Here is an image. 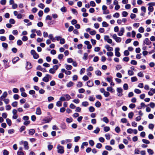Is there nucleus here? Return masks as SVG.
<instances>
[{"instance_id":"21","label":"nucleus","mask_w":155,"mask_h":155,"mask_svg":"<svg viewBox=\"0 0 155 155\" xmlns=\"http://www.w3.org/2000/svg\"><path fill=\"white\" fill-rule=\"evenodd\" d=\"M87 85L89 87H91L93 85V83L92 82L89 81L87 82Z\"/></svg>"},{"instance_id":"35","label":"nucleus","mask_w":155,"mask_h":155,"mask_svg":"<svg viewBox=\"0 0 155 155\" xmlns=\"http://www.w3.org/2000/svg\"><path fill=\"white\" fill-rule=\"evenodd\" d=\"M2 46L5 48V49H7L8 47L7 44L5 43H2Z\"/></svg>"},{"instance_id":"54","label":"nucleus","mask_w":155,"mask_h":155,"mask_svg":"<svg viewBox=\"0 0 155 155\" xmlns=\"http://www.w3.org/2000/svg\"><path fill=\"white\" fill-rule=\"evenodd\" d=\"M89 143L91 146H93L94 144V141L92 140H90L89 141Z\"/></svg>"},{"instance_id":"24","label":"nucleus","mask_w":155,"mask_h":155,"mask_svg":"<svg viewBox=\"0 0 155 155\" xmlns=\"http://www.w3.org/2000/svg\"><path fill=\"white\" fill-rule=\"evenodd\" d=\"M105 148L107 150L110 151L112 150V148L109 145H107L105 147Z\"/></svg>"},{"instance_id":"60","label":"nucleus","mask_w":155,"mask_h":155,"mask_svg":"<svg viewBox=\"0 0 155 155\" xmlns=\"http://www.w3.org/2000/svg\"><path fill=\"white\" fill-rule=\"evenodd\" d=\"M130 63L132 64L136 65L137 64V62L135 60H132L131 61Z\"/></svg>"},{"instance_id":"16","label":"nucleus","mask_w":155,"mask_h":155,"mask_svg":"<svg viewBox=\"0 0 155 155\" xmlns=\"http://www.w3.org/2000/svg\"><path fill=\"white\" fill-rule=\"evenodd\" d=\"M6 120L7 123L9 126H10L12 125V121L9 118H6Z\"/></svg>"},{"instance_id":"31","label":"nucleus","mask_w":155,"mask_h":155,"mask_svg":"<svg viewBox=\"0 0 155 155\" xmlns=\"http://www.w3.org/2000/svg\"><path fill=\"white\" fill-rule=\"evenodd\" d=\"M102 147V145L100 143H98L97 144L96 147L98 149H100Z\"/></svg>"},{"instance_id":"42","label":"nucleus","mask_w":155,"mask_h":155,"mask_svg":"<svg viewBox=\"0 0 155 155\" xmlns=\"http://www.w3.org/2000/svg\"><path fill=\"white\" fill-rule=\"evenodd\" d=\"M101 105V103L98 101H97L95 104V106L97 107H100Z\"/></svg>"},{"instance_id":"33","label":"nucleus","mask_w":155,"mask_h":155,"mask_svg":"<svg viewBox=\"0 0 155 155\" xmlns=\"http://www.w3.org/2000/svg\"><path fill=\"white\" fill-rule=\"evenodd\" d=\"M64 96L66 97L65 98L66 99V100H67V101L69 100L71 98V97L69 94H65V95H64Z\"/></svg>"},{"instance_id":"29","label":"nucleus","mask_w":155,"mask_h":155,"mask_svg":"<svg viewBox=\"0 0 155 155\" xmlns=\"http://www.w3.org/2000/svg\"><path fill=\"white\" fill-rule=\"evenodd\" d=\"M112 79H113V78L112 77H111V76H110L109 77H107L106 78V80L108 82H109V83L110 82L112 81H113Z\"/></svg>"},{"instance_id":"12","label":"nucleus","mask_w":155,"mask_h":155,"mask_svg":"<svg viewBox=\"0 0 155 155\" xmlns=\"http://www.w3.org/2000/svg\"><path fill=\"white\" fill-rule=\"evenodd\" d=\"M143 43L147 45H149L151 44V42L150 41L149 39L147 38H146L143 41Z\"/></svg>"},{"instance_id":"28","label":"nucleus","mask_w":155,"mask_h":155,"mask_svg":"<svg viewBox=\"0 0 155 155\" xmlns=\"http://www.w3.org/2000/svg\"><path fill=\"white\" fill-rule=\"evenodd\" d=\"M49 72L51 74H54L55 73L56 71L54 69L52 68L49 69Z\"/></svg>"},{"instance_id":"47","label":"nucleus","mask_w":155,"mask_h":155,"mask_svg":"<svg viewBox=\"0 0 155 155\" xmlns=\"http://www.w3.org/2000/svg\"><path fill=\"white\" fill-rule=\"evenodd\" d=\"M134 92L137 94H140L141 93V91L138 89H136L134 90Z\"/></svg>"},{"instance_id":"64","label":"nucleus","mask_w":155,"mask_h":155,"mask_svg":"<svg viewBox=\"0 0 155 155\" xmlns=\"http://www.w3.org/2000/svg\"><path fill=\"white\" fill-rule=\"evenodd\" d=\"M9 154L8 152L6 150H3V154L4 155H8Z\"/></svg>"},{"instance_id":"62","label":"nucleus","mask_w":155,"mask_h":155,"mask_svg":"<svg viewBox=\"0 0 155 155\" xmlns=\"http://www.w3.org/2000/svg\"><path fill=\"white\" fill-rule=\"evenodd\" d=\"M95 99V98L93 96H90L89 97V100L91 101H94Z\"/></svg>"},{"instance_id":"59","label":"nucleus","mask_w":155,"mask_h":155,"mask_svg":"<svg viewBox=\"0 0 155 155\" xmlns=\"http://www.w3.org/2000/svg\"><path fill=\"white\" fill-rule=\"evenodd\" d=\"M9 40L10 41L13 40L15 39V37L12 35H10L9 36Z\"/></svg>"},{"instance_id":"55","label":"nucleus","mask_w":155,"mask_h":155,"mask_svg":"<svg viewBox=\"0 0 155 155\" xmlns=\"http://www.w3.org/2000/svg\"><path fill=\"white\" fill-rule=\"evenodd\" d=\"M128 13L126 11H124L122 13V15L124 17H126L128 15Z\"/></svg>"},{"instance_id":"46","label":"nucleus","mask_w":155,"mask_h":155,"mask_svg":"<svg viewBox=\"0 0 155 155\" xmlns=\"http://www.w3.org/2000/svg\"><path fill=\"white\" fill-rule=\"evenodd\" d=\"M134 113L132 112H131L130 113H129L128 114V117L129 118L131 119L134 116Z\"/></svg>"},{"instance_id":"23","label":"nucleus","mask_w":155,"mask_h":155,"mask_svg":"<svg viewBox=\"0 0 155 155\" xmlns=\"http://www.w3.org/2000/svg\"><path fill=\"white\" fill-rule=\"evenodd\" d=\"M147 151L149 154L153 155L154 153L153 151L150 149H147Z\"/></svg>"},{"instance_id":"27","label":"nucleus","mask_w":155,"mask_h":155,"mask_svg":"<svg viewBox=\"0 0 155 155\" xmlns=\"http://www.w3.org/2000/svg\"><path fill=\"white\" fill-rule=\"evenodd\" d=\"M82 105L83 106L86 107L89 105V103L87 101H84L82 103Z\"/></svg>"},{"instance_id":"56","label":"nucleus","mask_w":155,"mask_h":155,"mask_svg":"<svg viewBox=\"0 0 155 155\" xmlns=\"http://www.w3.org/2000/svg\"><path fill=\"white\" fill-rule=\"evenodd\" d=\"M154 127V125L152 124H150L149 125L148 127L150 129H153V128Z\"/></svg>"},{"instance_id":"3","label":"nucleus","mask_w":155,"mask_h":155,"mask_svg":"<svg viewBox=\"0 0 155 155\" xmlns=\"http://www.w3.org/2000/svg\"><path fill=\"white\" fill-rule=\"evenodd\" d=\"M51 78L52 77L51 75L49 74H46L45 76L43 78V81L47 82L49 81V80H51Z\"/></svg>"},{"instance_id":"32","label":"nucleus","mask_w":155,"mask_h":155,"mask_svg":"<svg viewBox=\"0 0 155 155\" xmlns=\"http://www.w3.org/2000/svg\"><path fill=\"white\" fill-rule=\"evenodd\" d=\"M142 141L144 143L147 144H149L150 143V141L148 140L145 139H142Z\"/></svg>"},{"instance_id":"22","label":"nucleus","mask_w":155,"mask_h":155,"mask_svg":"<svg viewBox=\"0 0 155 155\" xmlns=\"http://www.w3.org/2000/svg\"><path fill=\"white\" fill-rule=\"evenodd\" d=\"M19 59L18 57H16L13 58L12 60V62L13 64H15L17 61H18Z\"/></svg>"},{"instance_id":"49","label":"nucleus","mask_w":155,"mask_h":155,"mask_svg":"<svg viewBox=\"0 0 155 155\" xmlns=\"http://www.w3.org/2000/svg\"><path fill=\"white\" fill-rule=\"evenodd\" d=\"M56 105L57 106L61 107L62 105V102L60 100L57 102Z\"/></svg>"},{"instance_id":"51","label":"nucleus","mask_w":155,"mask_h":155,"mask_svg":"<svg viewBox=\"0 0 155 155\" xmlns=\"http://www.w3.org/2000/svg\"><path fill=\"white\" fill-rule=\"evenodd\" d=\"M60 43L62 45L64 44L65 42V40L64 38H61L60 40Z\"/></svg>"},{"instance_id":"50","label":"nucleus","mask_w":155,"mask_h":155,"mask_svg":"<svg viewBox=\"0 0 155 155\" xmlns=\"http://www.w3.org/2000/svg\"><path fill=\"white\" fill-rule=\"evenodd\" d=\"M113 16L114 17H115V18H118L120 16L119 14L118 13H117V12L115 13V14H114L113 15Z\"/></svg>"},{"instance_id":"41","label":"nucleus","mask_w":155,"mask_h":155,"mask_svg":"<svg viewBox=\"0 0 155 155\" xmlns=\"http://www.w3.org/2000/svg\"><path fill=\"white\" fill-rule=\"evenodd\" d=\"M148 94L150 95V96H152L153 94V91L152 89V88H150V90L148 92Z\"/></svg>"},{"instance_id":"11","label":"nucleus","mask_w":155,"mask_h":155,"mask_svg":"<svg viewBox=\"0 0 155 155\" xmlns=\"http://www.w3.org/2000/svg\"><path fill=\"white\" fill-rule=\"evenodd\" d=\"M8 94L6 91H5L3 93L2 96L0 97V100H2L6 97L7 96Z\"/></svg>"},{"instance_id":"38","label":"nucleus","mask_w":155,"mask_h":155,"mask_svg":"<svg viewBox=\"0 0 155 155\" xmlns=\"http://www.w3.org/2000/svg\"><path fill=\"white\" fill-rule=\"evenodd\" d=\"M88 56V54L86 53H85L84 54L83 59L85 60H87V59Z\"/></svg>"},{"instance_id":"34","label":"nucleus","mask_w":155,"mask_h":155,"mask_svg":"<svg viewBox=\"0 0 155 155\" xmlns=\"http://www.w3.org/2000/svg\"><path fill=\"white\" fill-rule=\"evenodd\" d=\"M138 31L140 33H143L144 32V28L143 27H141L139 28Z\"/></svg>"},{"instance_id":"6","label":"nucleus","mask_w":155,"mask_h":155,"mask_svg":"<svg viewBox=\"0 0 155 155\" xmlns=\"http://www.w3.org/2000/svg\"><path fill=\"white\" fill-rule=\"evenodd\" d=\"M104 40L109 44H111L112 42V40L109 38L108 35H105L104 38Z\"/></svg>"},{"instance_id":"63","label":"nucleus","mask_w":155,"mask_h":155,"mask_svg":"<svg viewBox=\"0 0 155 155\" xmlns=\"http://www.w3.org/2000/svg\"><path fill=\"white\" fill-rule=\"evenodd\" d=\"M18 155H25L24 153L22 151H18L17 152Z\"/></svg>"},{"instance_id":"43","label":"nucleus","mask_w":155,"mask_h":155,"mask_svg":"<svg viewBox=\"0 0 155 155\" xmlns=\"http://www.w3.org/2000/svg\"><path fill=\"white\" fill-rule=\"evenodd\" d=\"M93 70V68L92 67L90 66L86 70L87 72H90L92 71Z\"/></svg>"},{"instance_id":"44","label":"nucleus","mask_w":155,"mask_h":155,"mask_svg":"<svg viewBox=\"0 0 155 155\" xmlns=\"http://www.w3.org/2000/svg\"><path fill=\"white\" fill-rule=\"evenodd\" d=\"M131 79L132 82L136 81H137V78L136 77H132Z\"/></svg>"},{"instance_id":"5","label":"nucleus","mask_w":155,"mask_h":155,"mask_svg":"<svg viewBox=\"0 0 155 155\" xmlns=\"http://www.w3.org/2000/svg\"><path fill=\"white\" fill-rule=\"evenodd\" d=\"M31 53L33 55V58L35 59H37L39 57V55L34 50H32L31 51Z\"/></svg>"},{"instance_id":"10","label":"nucleus","mask_w":155,"mask_h":155,"mask_svg":"<svg viewBox=\"0 0 155 155\" xmlns=\"http://www.w3.org/2000/svg\"><path fill=\"white\" fill-rule=\"evenodd\" d=\"M105 48L107 49V51H112L113 50V48L110 47L108 45H106L105 46Z\"/></svg>"},{"instance_id":"15","label":"nucleus","mask_w":155,"mask_h":155,"mask_svg":"<svg viewBox=\"0 0 155 155\" xmlns=\"http://www.w3.org/2000/svg\"><path fill=\"white\" fill-rule=\"evenodd\" d=\"M107 91H110L111 93H113L114 92V90L113 88L110 87H107Z\"/></svg>"},{"instance_id":"61","label":"nucleus","mask_w":155,"mask_h":155,"mask_svg":"<svg viewBox=\"0 0 155 155\" xmlns=\"http://www.w3.org/2000/svg\"><path fill=\"white\" fill-rule=\"evenodd\" d=\"M90 3V5L92 7H94L96 5L95 3L93 1H91Z\"/></svg>"},{"instance_id":"45","label":"nucleus","mask_w":155,"mask_h":155,"mask_svg":"<svg viewBox=\"0 0 155 155\" xmlns=\"http://www.w3.org/2000/svg\"><path fill=\"white\" fill-rule=\"evenodd\" d=\"M148 10L150 12H152L153 11V8L151 6H149L148 7Z\"/></svg>"},{"instance_id":"57","label":"nucleus","mask_w":155,"mask_h":155,"mask_svg":"<svg viewBox=\"0 0 155 155\" xmlns=\"http://www.w3.org/2000/svg\"><path fill=\"white\" fill-rule=\"evenodd\" d=\"M123 88L124 90H127L128 88L127 84H124L123 85Z\"/></svg>"},{"instance_id":"13","label":"nucleus","mask_w":155,"mask_h":155,"mask_svg":"<svg viewBox=\"0 0 155 155\" xmlns=\"http://www.w3.org/2000/svg\"><path fill=\"white\" fill-rule=\"evenodd\" d=\"M24 147L25 150H28L29 149V146H28V143L27 141H25L23 143Z\"/></svg>"},{"instance_id":"7","label":"nucleus","mask_w":155,"mask_h":155,"mask_svg":"<svg viewBox=\"0 0 155 155\" xmlns=\"http://www.w3.org/2000/svg\"><path fill=\"white\" fill-rule=\"evenodd\" d=\"M120 50V48L117 47L115 49V55L117 57H120V54L119 52Z\"/></svg>"},{"instance_id":"25","label":"nucleus","mask_w":155,"mask_h":155,"mask_svg":"<svg viewBox=\"0 0 155 155\" xmlns=\"http://www.w3.org/2000/svg\"><path fill=\"white\" fill-rule=\"evenodd\" d=\"M134 74L133 71L131 70H128V74L130 76L133 75Z\"/></svg>"},{"instance_id":"14","label":"nucleus","mask_w":155,"mask_h":155,"mask_svg":"<svg viewBox=\"0 0 155 155\" xmlns=\"http://www.w3.org/2000/svg\"><path fill=\"white\" fill-rule=\"evenodd\" d=\"M36 114L38 115H40L41 114V111L40 107H38L37 108Z\"/></svg>"},{"instance_id":"18","label":"nucleus","mask_w":155,"mask_h":155,"mask_svg":"<svg viewBox=\"0 0 155 155\" xmlns=\"http://www.w3.org/2000/svg\"><path fill=\"white\" fill-rule=\"evenodd\" d=\"M74 84V83L72 81H70L66 85L68 87H70L73 86Z\"/></svg>"},{"instance_id":"2","label":"nucleus","mask_w":155,"mask_h":155,"mask_svg":"<svg viewBox=\"0 0 155 155\" xmlns=\"http://www.w3.org/2000/svg\"><path fill=\"white\" fill-rule=\"evenodd\" d=\"M57 148L58 150V152L60 153H63L64 152V147L60 145H58L57 147Z\"/></svg>"},{"instance_id":"9","label":"nucleus","mask_w":155,"mask_h":155,"mask_svg":"<svg viewBox=\"0 0 155 155\" xmlns=\"http://www.w3.org/2000/svg\"><path fill=\"white\" fill-rule=\"evenodd\" d=\"M124 32V29L123 27H122L120 28V31L118 33L117 35L119 36H121L123 35Z\"/></svg>"},{"instance_id":"17","label":"nucleus","mask_w":155,"mask_h":155,"mask_svg":"<svg viewBox=\"0 0 155 155\" xmlns=\"http://www.w3.org/2000/svg\"><path fill=\"white\" fill-rule=\"evenodd\" d=\"M72 67L70 65L65 64V68L67 70H71L72 69Z\"/></svg>"},{"instance_id":"36","label":"nucleus","mask_w":155,"mask_h":155,"mask_svg":"<svg viewBox=\"0 0 155 155\" xmlns=\"http://www.w3.org/2000/svg\"><path fill=\"white\" fill-rule=\"evenodd\" d=\"M27 67L28 69H30L31 68V63L29 62H27Z\"/></svg>"},{"instance_id":"52","label":"nucleus","mask_w":155,"mask_h":155,"mask_svg":"<svg viewBox=\"0 0 155 155\" xmlns=\"http://www.w3.org/2000/svg\"><path fill=\"white\" fill-rule=\"evenodd\" d=\"M79 147L78 146H76L75 147L74 149V152L75 153H77L79 151Z\"/></svg>"},{"instance_id":"26","label":"nucleus","mask_w":155,"mask_h":155,"mask_svg":"<svg viewBox=\"0 0 155 155\" xmlns=\"http://www.w3.org/2000/svg\"><path fill=\"white\" fill-rule=\"evenodd\" d=\"M102 25L103 27H107L109 26V25L105 21H103L102 23Z\"/></svg>"},{"instance_id":"19","label":"nucleus","mask_w":155,"mask_h":155,"mask_svg":"<svg viewBox=\"0 0 155 155\" xmlns=\"http://www.w3.org/2000/svg\"><path fill=\"white\" fill-rule=\"evenodd\" d=\"M101 120L104 122L106 123H107L109 122V120L108 118L106 117H103Z\"/></svg>"},{"instance_id":"48","label":"nucleus","mask_w":155,"mask_h":155,"mask_svg":"<svg viewBox=\"0 0 155 155\" xmlns=\"http://www.w3.org/2000/svg\"><path fill=\"white\" fill-rule=\"evenodd\" d=\"M12 105L14 107H16L18 105V102L17 101H14L12 103Z\"/></svg>"},{"instance_id":"4","label":"nucleus","mask_w":155,"mask_h":155,"mask_svg":"<svg viewBox=\"0 0 155 155\" xmlns=\"http://www.w3.org/2000/svg\"><path fill=\"white\" fill-rule=\"evenodd\" d=\"M113 38L117 43H120L121 41V39L120 37H117L116 34H114L112 35Z\"/></svg>"},{"instance_id":"1","label":"nucleus","mask_w":155,"mask_h":155,"mask_svg":"<svg viewBox=\"0 0 155 155\" xmlns=\"http://www.w3.org/2000/svg\"><path fill=\"white\" fill-rule=\"evenodd\" d=\"M117 92V95L119 97H121L123 95V89L120 87H117L116 89Z\"/></svg>"},{"instance_id":"30","label":"nucleus","mask_w":155,"mask_h":155,"mask_svg":"<svg viewBox=\"0 0 155 155\" xmlns=\"http://www.w3.org/2000/svg\"><path fill=\"white\" fill-rule=\"evenodd\" d=\"M3 100V101H4L5 103L6 104H8L9 102V99L8 98H4L3 99V100Z\"/></svg>"},{"instance_id":"40","label":"nucleus","mask_w":155,"mask_h":155,"mask_svg":"<svg viewBox=\"0 0 155 155\" xmlns=\"http://www.w3.org/2000/svg\"><path fill=\"white\" fill-rule=\"evenodd\" d=\"M95 73L96 75L97 76H101V71L98 70H97L95 71Z\"/></svg>"},{"instance_id":"39","label":"nucleus","mask_w":155,"mask_h":155,"mask_svg":"<svg viewBox=\"0 0 155 155\" xmlns=\"http://www.w3.org/2000/svg\"><path fill=\"white\" fill-rule=\"evenodd\" d=\"M110 95V94L109 92L108 91H105L104 93V95L105 97H108Z\"/></svg>"},{"instance_id":"37","label":"nucleus","mask_w":155,"mask_h":155,"mask_svg":"<svg viewBox=\"0 0 155 155\" xmlns=\"http://www.w3.org/2000/svg\"><path fill=\"white\" fill-rule=\"evenodd\" d=\"M100 131V129L98 127H97L95 130L94 131V133L97 134H98Z\"/></svg>"},{"instance_id":"53","label":"nucleus","mask_w":155,"mask_h":155,"mask_svg":"<svg viewBox=\"0 0 155 155\" xmlns=\"http://www.w3.org/2000/svg\"><path fill=\"white\" fill-rule=\"evenodd\" d=\"M95 110V108L92 106H91L89 107V110L90 112H93Z\"/></svg>"},{"instance_id":"58","label":"nucleus","mask_w":155,"mask_h":155,"mask_svg":"<svg viewBox=\"0 0 155 155\" xmlns=\"http://www.w3.org/2000/svg\"><path fill=\"white\" fill-rule=\"evenodd\" d=\"M107 55L108 56L111 57L113 55V53L111 51H110V52H107Z\"/></svg>"},{"instance_id":"20","label":"nucleus","mask_w":155,"mask_h":155,"mask_svg":"<svg viewBox=\"0 0 155 155\" xmlns=\"http://www.w3.org/2000/svg\"><path fill=\"white\" fill-rule=\"evenodd\" d=\"M35 131L33 129H30L29 130L28 133L30 135H33L35 133Z\"/></svg>"},{"instance_id":"8","label":"nucleus","mask_w":155,"mask_h":155,"mask_svg":"<svg viewBox=\"0 0 155 155\" xmlns=\"http://www.w3.org/2000/svg\"><path fill=\"white\" fill-rule=\"evenodd\" d=\"M52 117H47L46 118H45L43 120V121L44 123H48L50 122L51 120L52 119Z\"/></svg>"}]
</instances>
